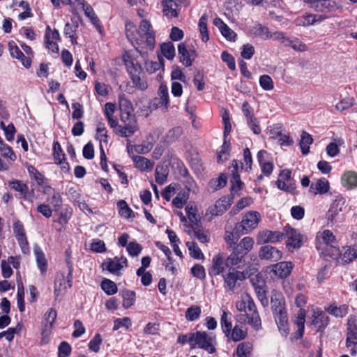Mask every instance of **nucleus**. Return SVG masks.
<instances>
[{
    "mask_svg": "<svg viewBox=\"0 0 357 357\" xmlns=\"http://www.w3.org/2000/svg\"><path fill=\"white\" fill-rule=\"evenodd\" d=\"M78 28V24L77 22L75 23H66L64 26L63 33L66 37L70 38L72 44H76L77 40L75 37V33Z\"/></svg>",
    "mask_w": 357,
    "mask_h": 357,
    "instance_id": "a19ab883",
    "label": "nucleus"
},
{
    "mask_svg": "<svg viewBox=\"0 0 357 357\" xmlns=\"http://www.w3.org/2000/svg\"><path fill=\"white\" fill-rule=\"evenodd\" d=\"M259 220V213L257 211H250L244 215L241 222L236 224L235 229L242 234H247L257 226Z\"/></svg>",
    "mask_w": 357,
    "mask_h": 357,
    "instance_id": "39448f33",
    "label": "nucleus"
},
{
    "mask_svg": "<svg viewBox=\"0 0 357 357\" xmlns=\"http://www.w3.org/2000/svg\"><path fill=\"white\" fill-rule=\"evenodd\" d=\"M253 245V238L249 236H246L244 237L238 244L234 247L241 252H243V255H246L252 249Z\"/></svg>",
    "mask_w": 357,
    "mask_h": 357,
    "instance_id": "7c9ffc66",
    "label": "nucleus"
},
{
    "mask_svg": "<svg viewBox=\"0 0 357 357\" xmlns=\"http://www.w3.org/2000/svg\"><path fill=\"white\" fill-rule=\"evenodd\" d=\"M58 350V357H68L71 353V347L63 341L59 344Z\"/></svg>",
    "mask_w": 357,
    "mask_h": 357,
    "instance_id": "774afa93",
    "label": "nucleus"
},
{
    "mask_svg": "<svg viewBox=\"0 0 357 357\" xmlns=\"http://www.w3.org/2000/svg\"><path fill=\"white\" fill-rule=\"evenodd\" d=\"M327 311L335 317H343L348 313V306L342 305L339 307L331 305L327 308Z\"/></svg>",
    "mask_w": 357,
    "mask_h": 357,
    "instance_id": "79ce46f5",
    "label": "nucleus"
},
{
    "mask_svg": "<svg viewBox=\"0 0 357 357\" xmlns=\"http://www.w3.org/2000/svg\"><path fill=\"white\" fill-rule=\"evenodd\" d=\"M189 188L186 190L181 191L172 200V204L178 208H181L186 203L189 197Z\"/></svg>",
    "mask_w": 357,
    "mask_h": 357,
    "instance_id": "58836bf2",
    "label": "nucleus"
},
{
    "mask_svg": "<svg viewBox=\"0 0 357 357\" xmlns=\"http://www.w3.org/2000/svg\"><path fill=\"white\" fill-rule=\"evenodd\" d=\"M232 203V197L230 196H224L215 202V204L211 206L207 209L206 215L213 216L220 215L224 213Z\"/></svg>",
    "mask_w": 357,
    "mask_h": 357,
    "instance_id": "9b49d317",
    "label": "nucleus"
},
{
    "mask_svg": "<svg viewBox=\"0 0 357 357\" xmlns=\"http://www.w3.org/2000/svg\"><path fill=\"white\" fill-rule=\"evenodd\" d=\"M123 306L128 309L134 305L135 301V292L126 290L122 292Z\"/></svg>",
    "mask_w": 357,
    "mask_h": 357,
    "instance_id": "a18cd8bd",
    "label": "nucleus"
},
{
    "mask_svg": "<svg viewBox=\"0 0 357 357\" xmlns=\"http://www.w3.org/2000/svg\"><path fill=\"white\" fill-rule=\"evenodd\" d=\"M162 55L167 59H173L175 56V48L171 42L164 43L160 45Z\"/></svg>",
    "mask_w": 357,
    "mask_h": 357,
    "instance_id": "c03bdc74",
    "label": "nucleus"
},
{
    "mask_svg": "<svg viewBox=\"0 0 357 357\" xmlns=\"http://www.w3.org/2000/svg\"><path fill=\"white\" fill-rule=\"evenodd\" d=\"M241 234H242L236 231L235 229L234 231H229L227 229H226L225 240L229 250L236 245Z\"/></svg>",
    "mask_w": 357,
    "mask_h": 357,
    "instance_id": "ea45409f",
    "label": "nucleus"
},
{
    "mask_svg": "<svg viewBox=\"0 0 357 357\" xmlns=\"http://www.w3.org/2000/svg\"><path fill=\"white\" fill-rule=\"evenodd\" d=\"M276 184L280 190L292 194L296 193L295 182L291 179V172L289 169H285L280 172Z\"/></svg>",
    "mask_w": 357,
    "mask_h": 357,
    "instance_id": "1a4fd4ad",
    "label": "nucleus"
},
{
    "mask_svg": "<svg viewBox=\"0 0 357 357\" xmlns=\"http://www.w3.org/2000/svg\"><path fill=\"white\" fill-rule=\"evenodd\" d=\"M344 204L345 199L342 197L337 196L335 197L328 213V218L332 223H333L334 221H336V217L338 215L340 212L342 211Z\"/></svg>",
    "mask_w": 357,
    "mask_h": 357,
    "instance_id": "aec40b11",
    "label": "nucleus"
},
{
    "mask_svg": "<svg viewBox=\"0 0 357 357\" xmlns=\"http://www.w3.org/2000/svg\"><path fill=\"white\" fill-rule=\"evenodd\" d=\"M119 109L121 111V120L126 123L129 119H135L133 108L131 102L124 95L120 96L119 98Z\"/></svg>",
    "mask_w": 357,
    "mask_h": 357,
    "instance_id": "2eb2a0df",
    "label": "nucleus"
},
{
    "mask_svg": "<svg viewBox=\"0 0 357 357\" xmlns=\"http://www.w3.org/2000/svg\"><path fill=\"white\" fill-rule=\"evenodd\" d=\"M178 55L180 62H181L186 67L191 66L196 58L195 51L188 50L184 43H180L178 45Z\"/></svg>",
    "mask_w": 357,
    "mask_h": 357,
    "instance_id": "f3484780",
    "label": "nucleus"
},
{
    "mask_svg": "<svg viewBox=\"0 0 357 357\" xmlns=\"http://www.w3.org/2000/svg\"><path fill=\"white\" fill-rule=\"evenodd\" d=\"M259 84L261 87L266 91L271 90L274 87L273 79L267 75H261L259 77Z\"/></svg>",
    "mask_w": 357,
    "mask_h": 357,
    "instance_id": "0e129e2a",
    "label": "nucleus"
},
{
    "mask_svg": "<svg viewBox=\"0 0 357 357\" xmlns=\"http://www.w3.org/2000/svg\"><path fill=\"white\" fill-rule=\"evenodd\" d=\"M117 207L119 208V213L121 217L125 218H130L132 217V215L133 211L125 200H119L117 202Z\"/></svg>",
    "mask_w": 357,
    "mask_h": 357,
    "instance_id": "49530a36",
    "label": "nucleus"
},
{
    "mask_svg": "<svg viewBox=\"0 0 357 357\" xmlns=\"http://www.w3.org/2000/svg\"><path fill=\"white\" fill-rule=\"evenodd\" d=\"M342 185L349 189L357 186V174L354 172H347L342 177Z\"/></svg>",
    "mask_w": 357,
    "mask_h": 357,
    "instance_id": "473e14b6",
    "label": "nucleus"
},
{
    "mask_svg": "<svg viewBox=\"0 0 357 357\" xmlns=\"http://www.w3.org/2000/svg\"><path fill=\"white\" fill-rule=\"evenodd\" d=\"M208 17L204 14L199 20V29L202 40L203 42H207L209 40V35L207 29Z\"/></svg>",
    "mask_w": 357,
    "mask_h": 357,
    "instance_id": "4c0bfd02",
    "label": "nucleus"
},
{
    "mask_svg": "<svg viewBox=\"0 0 357 357\" xmlns=\"http://www.w3.org/2000/svg\"><path fill=\"white\" fill-rule=\"evenodd\" d=\"M9 186L14 190L20 192L25 199H29V188L26 184L20 181H14L9 183Z\"/></svg>",
    "mask_w": 357,
    "mask_h": 357,
    "instance_id": "f704fd0d",
    "label": "nucleus"
},
{
    "mask_svg": "<svg viewBox=\"0 0 357 357\" xmlns=\"http://www.w3.org/2000/svg\"><path fill=\"white\" fill-rule=\"evenodd\" d=\"M193 234L200 243H205L209 241V237L207 234V232L202 228L199 227H195L193 229Z\"/></svg>",
    "mask_w": 357,
    "mask_h": 357,
    "instance_id": "338daca9",
    "label": "nucleus"
},
{
    "mask_svg": "<svg viewBox=\"0 0 357 357\" xmlns=\"http://www.w3.org/2000/svg\"><path fill=\"white\" fill-rule=\"evenodd\" d=\"M126 35L129 41L132 44H146L151 49L155 46V32L151 29V24L149 21L143 20L140 22L139 29L131 22L126 24Z\"/></svg>",
    "mask_w": 357,
    "mask_h": 357,
    "instance_id": "f03ea898",
    "label": "nucleus"
},
{
    "mask_svg": "<svg viewBox=\"0 0 357 357\" xmlns=\"http://www.w3.org/2000/svg\"><path fill=\"white\" fill-rule=\"evenodd\" d=\"M316 247L321 254L333 259H338L341 256L335 236L330 230L326 229L317 234Z\"/></svg>",
    "mask_w": 357,
    "mask_h": 357,
    "instance_id": "7ed1b4c3",
    "label": "nucleus"
},
{
    "mask_svg": "<svg viewBox=\"0 0 357 357\" xmlns=\"http://www.w3.org/2000/svg\"><path fill=\"white\" fill-rule=\"evenodd\" d=\"M312 324L317 328V331H323L329 324V317L323 312H314Z\"/></svg>",
    "mask_w": 357,
    "mask_h": 357,
    "instance_id": "5701e85b",
    "label": "nucleus"
},
{
    "mask_svg": "<svg viewBox=\"0 0 357 357\" xmlns=\"http://www.w3.org/2000/svg\"><path fill=\"white\" fill-rule=\"evenodd\" d=\"M236 307L240 312L236 316L237 322L251 326L255 331L261 327V321L257 307L252 297L247 293L241 295L236 303Z\"/></svg>",
    "mask_w": 357,
    "mask_h": 357,
    "instance_id": "f257e3e1",
    "label": "nucleus"
},
{
    "mask_svg": "<svg viewBox=\"0 0 357 357\" xmlns=\"http://www.w3.org/2000/svg\"><path fill=\"white\" fill-rule=\"evenodd\" d=\"M282 256L281 250L270 245L261 246L259 251V257L261 260L275 262L279 261Z\"/></svg>",
    "mask_w": 357,
    "mask_h": 357,
    "instance_id": "f8f14e48",
    "label": "nucleus"
},
{
    "mask_svg": "<svg viewBox=\"0 0 357 357\" xmlns=\"http://www.w3.org/2000/svg\"><path fill=\"white\" fill-rule=\"evenodd\" d=\"M33 252L36 257L37 266L42 274H45L47 269V261L42 249L38 245H35Z\"/></svg>",
    "mask_w": 357,
    "mask_h": 357,
    "instance_id": "b1692460",
    "label": "nucleus"
},
{
    "mask_svg": "<svg viewBox=\"0 0 357 357\" xmlns=\"http://www.w3.org/2000/svg\"><path fill=\"white\" fill-rule=\"evenodd\" d=\"M186 246L190 252V255L196 259H203L204 258V254L202 253L198 245L192 241H188Z\"/></svg>",
    "mask_w": 357,
    "mask_h": 357,
    "instance_id": "37998d69",
    "label": "nucleus"
},
{
    "mask_svg": "<svg viewBox=\"0 0 357 357\" xmlns=\"http://www.w3.org/2000/svg\"><path fill=\"white\" fill-rule=\"evenodd\" d=\"M220 323L223 333L229 337L231 329V322L229 320L228 313L225 310L222 311Z\"/></svg>",
    "mask_w": 357,
    "mask_h": 357,
    "instance_id": "3c124183",
    "label": "nucleus"
},
{
    "mask_svg": "<svg viewBox=\"0 0 357 357\" xmlns=\"http://www.w3.org/2000/svg\"><path fill=\"white\" fill-rule=\"evenodd\" d=\"M294 264L291 261H282L271 266V271L275 276L287 278L291 272Z\"/></svg>",
    "mask_w": 357,
    "mask_h": 357,
    "instance_id": "6ab92c4d",
    "label": "nucleus"
},
{
    "mask_svg": "<svg viewBox=\"0 0 357 357\" xmlns=\"http://www.w3.org/2000/svg\"><path fill=\"white\" fill-rule=\"evenodd\" d=\"M225 259L226 258L222 252H219L213 256L212 265L208 269V274L211 277L218 276L225 272L226 268H227L225 266Z\"/></svg>",
    "mask_w": 357,
    "mask_h": 357,
    "instance_id": "4468645a",
    "label": "nucleus"
},
{
    "mask_svg": "<svg viewBox=\"0 0 357 357\" xmlns=\"http://www.w3.org/2000/svg\"><path fill=\"white\" fill-rule=\"evenodd\" d=\"M329 189L328 182L324 179L318 180L315 183H312L310 187V192L314 195L324 194Z\"/></svg>",
    "mask_w": 357,
    "mask_h": 357,
    "instance_id": "c85d7f7f",
    "label": "nucleus"
},
{
    "mask_svg": "<svg viewBox=\"0 0 357 357\" xmlns=\"http://www.w3.org/2000/svg\"><path fill=\"white\" fill-rule=\"evenodd\" d=\"M231 249V253L225 259V266L228 268L229 271L240 268L244 262L243 258L245 256L234 247Z\"/></svg>",
    "mask_w": 357,
    "mask_h": 357,
    "instance_id": "dca6fc26",
    "label": "nucleus"
},
{
    "mask_svg": "<svg viewBox=\"0 0 357 357\" xmlns=\"http://www.w3.org/2000/svg\"><path fill=\"white\" fill-rule=\"evenodd\" d=\"M252 350V345L251 343L246 342L241 343L238 345L236 349V355L238 357H247L249 356Z\"/></svg>",
    "mask_w": 357,
    "mask_h": 357,
    "instance_id": "de8ad7c7",
    "label": "nucleus"
},
{
    "mask_svg": "<svg viewBox=\"0 0 357 357\" xmlns=\"http://www.w3.org/2000/svg\"><path fill=\"white\" fill-rule=\"evenodd\" d=\"M46 324L45 328L51 329L53 327L54 323L56 319V312L55 310L51 308L45 314Z\"/></svg>",
    "mask_w": 357,
    "mask_h": 357,
    "instance_id": "69168bd1",
    "label": "nucleus"
},
{
    "mask_svg": "<svg viewBox=\"0 0 357 357\" xmlns=\"http://www.w3.org/2000/svg\"><path fill=\"white\" fill-rule=\"evenodd\" d=\"M282 234L284 239L287 238L286 246L289 250L301 247L303 237L298 230L287 225L283 228Z\"/></svg>",
    "mask_w": 357,
    "mask_h": 357,
    "instance_id": "0eeeda50",
    "label": "nucleus"
},
{
    "mask_svg": "<svg viewBox=\"0 0 357 357\" xmlns=\"http://www.w3.org/2000/svg\"><path fill=\"white\" fill-rule=\"evenodd\" d=\"M124 123V126H118L116 133L123 137H130L137 130L136 121L135 119H129Z\"/></svg>",
    "mask_w": 357,
    "mask_h": 357,
    "instance_id": "4be33fe9",
    "label": "nucleus"
},
{
    "mask_svg": "<svg viewBox=\"0 0 357 357\" xmlns=\"http://www.w3.org/2000/svg\"><path fill=\"white\" fill-rule=\"evenodd\" d=\"M284 239L282 231L266 229L259 233L257 236L258 244L276 243Z\"/></svg>",
    "mask_w": 357,
    "mask_h": 357,
    "instance_id": "ddd939ff",
    "label": "nucleus"
},
{
    "mask_svg": "<svg viewBox=\"0 0 357 357\" xmlns=\"http://www.w3.org/2000/svg\"><path fill=\"white\" fill-rule=\"evenodd\" d=\"M230 151V143L224 138V143L221 146V151L218 154V162H223L228 159Z\"/></svg>",
    "mask_w": 357,
    "mask_h": 357,
    "instance_id": "4d7b16f0",
    "label": "nucleus"
},
{
    "mask_svg": "<svg viewBox=\"0 0 357 357\" xmlns=\"http://www.w3.org/2000/svg\"><path fill=\"white\" fill-rule=\"evenodd\" d=\"M252 163L251 152L248 148H245L243 150V162H241V169L245 171L251 169Z\"/></svg>",
    "mask_w": 357,
    "mask_h": 357,
    "instance_id": "13d9d810",
    "label": "nucleus"
},
{
    "mask_svg": "<svg viewBox=\"0 0 357 357\" xmlns=\"http://www.w3.org/2000/svg\"><path fill=\"white\" fill-rule=\"evenodd\" d=\"M101 288L107 295H113L116 294L118 290L116 284L108 279H105L102 281Z\"/></svg>",
    "mask_w": 357,
    "mask_h": 357,
    "instance_id": "603ef678",
    "label": "nucleus"
},
{
    "mask_svg": "<svg viewBox=\"0 0 357 357\" xmlns=\"http://www.w3.org/2000/svg\"><path fill=\"white\" fill-rule=\"evenodd\" d=\"M201 313V307L198 305H193L187 308L185 317L188 321H194L200 317Z\"/></svg>",
    "mask_w": 357,
    "mask_h": 357,
    "instance_id": "e433bc0d",
    "label": "nucleus"
},
{
    "mask_svg": "<svg viewBox=\"0 0 357 357\" xmlns=\"http://www.w3.org/2000/svg\"><path fill=\"white\" fill-rule=\"evenodd\" d=\"M246 332L241 328L238 326L236 325L230 332L231 339L234 342H238L245 338Z\"/></svg>",
    "mask_w": 357,
    "mask_h": 357,
    "instance_id": "bf43d9fd",
    "label": "nucleus"
},
{
    "mask_svg": "<svg viewBox=\"0 0 357 357\" xmlns=\"http://www.w3.org/2000/svg\"><path fill=\"white\" fill-rule=\"evenodd\" d=\"M271 309L273 314L285 311L284 301L281 294H275L271 298Z\"/></svg>",
    "mask_w": 357,
    "mask_h": 357,
    "instance_id": "2f4dec72",
    "label": "nucleus"
},
{
    "mask_svg": "<svg viewBox=\"0 0 357 357\" xmlns=\"http://www.w3.org/2000/svg\"><path fill=\"white\" fill-rule=\"evenodd\" d=\"M316 15L313 14L307 15L298 17L296 20V24L299 26H309L315 23Z\"/></svg>",
    "mask_w": 357,
    "mask_h": 357,
    "instance_id": "680f3d73",
    "label": "nucleus"
},
{
    "mask_svg": "<svg viewBox=\"0 0 357 357\" xmlns=\"http://www.w3.org/2000/svg\"><path fill=\"white\" fill-rule=\"evenodd\" d=\"M164 15L168 17H177V4L173 0H165L162 1Z\"/></svg>",
    "mask_w": 357,
    "mask_h": 357,
    "instance_id": "72a5a7b5",
    "label": "nucleus"
},
{
    "mask_svg": "<svg viewBox=\"0 0 357 357\" xmlns=\"http://www.w3.org/2000/svg\"><path fill=\"white\" fill-rule=\"evenodd\" d=\"M132 161L135 163L136 168L143 172L151 171L153 167V162L150 160L139 155H133L132 157Z\"/></svg>",
    "mask_w": 357,
    "mask_h": 357,
    "instance_id": "a878e982",
    "label": "nucleus"
},
{
    "mask_svg": "<svg viewBox=\"0 0 357 357\" xmlns=\"http://www.w3.org/2000/svg\"><path fill=\"white\" fill-rule=\"evenodd\" d=\"M102 342L101 335L99 333H96L89 342V349L94 353H98L100 351Z\"/></svg>",
    "mask_w": 357,
    "mask_h": 357,
    "instance_id": "864d4df0",
    "label": "nucleus"
},
{
    "mask_svg": "<svg viewBox=\"0 0 357 357\" xmlns=\"http://www.w3.org/2000/svg\"><path fill=\"white\" fill-rule=\"evenodd\" d=\"M8 50L10 56L13 58L21 61L22 64L26 68H29L31 65V60L29 56H25L23 52L15 45V42L11 41L8 43Z\"/></svg>",
    "mask_w": 357,
    "mask_h": 357,
    "instance_id": "a211bd4d",
    "label": "nucleus"
},
{
    "mask_svg": "<svg viewBox=\"0 0 357 357\" xmlns=\"http://www.w3.org/2000/svg\"><path fill=\"white\" fill-rule=\"evenodd\" d=\"M31 178H33L38 185H42L44 181V176L38 172L33 166L30 165L27 168Z\"/></svg>",
    "mask_w": 357,
    "mask_h": 357,
    "instance_id": "e2e57ef3",
    "label": "nucleus"
},
{
    "mask_svg": "<svg viewBox=\"0 0 357 357\" xmlns=\"http://www.w3.org/2000/svg\"><path fill=\"white\" fill-rule=\"evenodd\" d=\"M305 321V310L299 309L294 324L297 326V331L296 332V338H301L304 333Z\"/></svg>",
    "mask_w": 357,
    "mask_h": 357,
    "instance_id": "bb28decb",
    "label": "nucleus"
},
{
    "mask_svg": "<svg viewBox=\"0 0 357 357\" xmlns=\"http://www.w3.org/2000/svg\"><path fill=\"white\" fill-rule=\"evenodd\" d=\"M155 181L159 185H162L167 179V172L166 169H165L162 166L158 165L155 168Z\"/></svg>",
    "mask_w": 357,
    "mask_h": 357,
    "instance_id": "052dcab7",
    "label": "nucleus"
},
{
    "mask_svg": "<svg viewBox=\"0 0 357 357\" xmlns=\"http://www.w3.org/2000/svg\"><path fill=\"white\" fill-rule=\"evenodd\" d=\"M343 142V140L341 139H338L334 142H331L326 149L327 154L331 157L337 155L340 152L339 146L342 145Z\"/></svg>",
    "mask_w": 357,
    "mask_h": 357,
    "instance_id": "8fccbe9b",
    "label": "nucleus"
},
{
    "mask_svg": "<svg viewBox=\"0 0 357 357\" xmlns=\"http://www.w3.org/2000/svg\"><path fill=\"white\" fill-rule=\"evenodd\" d=\"M357 258V251L351 247L344 248V252L342 257V261L344 264H349Z\"/></svg>",
    "mask_w": 357,
    "mask_h": 357,
    "instance_id": "09e8293b",
    "label": "nucleus"
},
{
    "mask_svg": "<svg viewBox=\"0 0 357 357\" xmlns=\"http://www.w3.org/2000/svg\"><path fill=\"white\" fill-rule=\"evenodd\" d=\"M273 314L279 331L283 336H287L289 332V328L288 325L287 310Z\"/></svg>",
    "mask_w": 357,
    "mask_h": 357,
    "instance_id": "412c9836",
    "label": "nucleus"
},
{
    "mask_svg": "<svg viewBox=\"0 0 357 357\" xmlns=\"http://www.w3.org/2000/svg\"><path fill=\"white\" fill-rule=\"evenodd\" d=\"M128 266L127 259L124 257H115L113 259H107L102 264V268L107 270L109 273L120 275L121 270Z\"/></svg>",
    "mask_w": 357,
    "mask_h": 357,
    "instance_id": "9d476101",
    "label": "nucleus"
},
{
    "mask_svg": "<svg viewBox=\"0 0 357 357\" xmlns=\"http://www.w3.org/2000/svg\"><path fill=\"white\" fill-rule=\"evenodd\" d=\"M252 32L255 36L259 37L263 40H268L272 37V35L270 33L268 29L260 24H257L253 26L252 29Z\"/></svg>",
    "mask_w": 357,
    "mask_h": 357,
    "instance_id": "c9c22d12",
    "label": "nucleus"
},
{
    "mask_svg": "<svg viewBox=\"0 0 357 357\" xmlns=\"http://www.w3.org/2000/svg\"><path fill=\"white\" fill-rule=\"evenodd\" d=\"M169 107V96L168 88L165 84H160L158 91V97L150 102V108L160 109L162 112H167Z\"/></svg>",
    "mask_w": 357,
    "mask_h": 357,
    "instance_id": "423d86ee",
    "label": "nucleus"
},
{
    "mask_svg": "<svg viewBox=\"0 0 357 357\" xmlns=\"http://www.w3.org/2000/svg\"><path fill=\"white\" fill-rule=\"evenodd\" d=\"M22 326L17 324L15 327L8 328L6 331L1 332L3 337H5L8 342L13 341L15 334H18L21 332Z\"/></svg>",
    "mask_w": 357,
    "mask_h": 357,
    "instance_id": "6e6d98bb",
    "label": "nucleus"
},
{
    "mask_svg": "<svg viewBox=\"0 0 357 357\" xmlns=\"http://www.w3.org/2000/svg\"><path fill=\"white\" fill-rule=\"evenodd\" d=\"M131 325L132 321L129 317H125L121 319L118 318L114 321L113 331H118L121 328H126L128 329L131 326Z\"/></svg>",
    "mask_w": 357,
    "mask_h": 357,
    "instance_id": "5fc2aeb1",
    "label": "nucleus"
},
{
    "mask_svg": "<svg viewBox=\"0 0 357 357\" xmlns=\"http://www.w3.org/2000/svg\"><path fill=\"white\" fill-rule=\"evenodd\" d=\"M245 278L243 272L236 271L234 268L229 271V273L224 275L225 287L229 294H234L238 289V281H243Z\"/></svg>",
    "mask_w": 357,
    "mask_h": 357,
    "instance_id": "6e6552de",
    "label": "nucleus"
},
{
    "mask_svg": "<svg viewBox=\"0 0 357 357\" xmlns=\"http://www.w3.org/2000/svg\"><path fill=\"white\" fill-rule=\"evenodd\" d=\"M191 340H193L192 347L206 351L208 354H214L216 351V339L206 332L197 331L191 333Z\"/></svg>",
    "mask_w": 357,
    "mask_h": 357,
    "instance_id": "20e7f679",
    "label": "nucleus"
},
{
    "mask_svg": "<svg viewBox=\"0 0 357 357\" xmlns=\"http://www.w3.org/2000/svg\"><path fill=\"white\" fill-rule=\"evenodd\" d=\"M238 162L237 160H234L232 162V169H231L232 176L230 181L231 184V190L233 192H238V190H240L243 185V183L240 178V176L238 173Z\"/></svg>",
    "mask_w": 357,
    "mask_h": 357,
    "instance_id": "393cba45",
    "label": "nucleus"
},
{
    "mask_svg": "<svg viewBox=\"0 0 357 357\" xmlns=\"http://www.w3.org/2000/svg\"><path fill=\"white\" fill-rule=\"evenodd\" d=\"M313 139L311 135L305 131H303L301 135L299 146L303 155H307L310 151V146L312 144Z\"/></svg>",
    "mask_w": 357,
    "mask_h": 357,
    "instance_id": "c756f323",
    "label": "nucleus"
},
{
    "mask_svg": "<svg viewBox=\"0 0 357 357\" xmlns=\"http://www.w3.org/2000/svg\"><path fill=\"white\" fill-rule=\"evenodd\" d=\"M346 344L347 347H355L357 344V326L354 323H348Z\"/></svg>",
    "mask_w": 357,
    "mask_h": 357,
    "instance_id": "cd10ccee",
    "label": "nucleus"
}]
</instances>
